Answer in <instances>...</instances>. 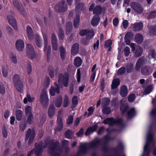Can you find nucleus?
I'll use <instances>...</instances> for the list:
<instances>
[{"label": "nucleus", "mask_w": 156, "mask_h": 156, "mask_svg": "<svg viewBox=\"0 0 156 156\" xmlns=\"http://www.w3.org/2000/svg\"><path fill=\"white\" fill-rule=\"evenodd\" d=\"M106 137V136H105L102 138H97L94 139L89 143L87 147L85 144H81L80 146V149L75 156H84L88 148L95 149L100 146H102L101 148V151L104 153H107V148L105 145V144L107 142V138Z\"/></svg>", "instance_id": "f257e3e1"}, {"label": "nucleus", "mask_w": 156, "mask_h": 156, "mask_svg": "<svg viewBox=\"0 0 156 156\" xmlns=\"http://www.w3.org/2000/svg\"><path fill=\"white\" fill-rule=\"evenodd\" d=\"M152 124H151L149 127V130L147 134L146 143L144 148L143 154L145 156H148L150 152V146L152 144L154 145L153 136L152 133Z\"/></svg>", "instance_id": "f03ea898"}, {"label": "nucleus", "mask_w": 156, "mask_h": 156, "mask_svg": "<svg viewBox=\"0 0 156 156\" xmlns=\"http://www.w3.org/2000/svg\"><path fill=\"white\" fill-rule=\"evenodd\" d=\"M62 149L58 141L51 140L50 142L48 151L51 156H61Z\"/></svg>", "instance_id": "7ed1b4c3"}, {"label": "nucleus", "mask_w": 156, "mask_h": 156, "mask_svg": "<svg viewBox=\"0 0 156 156\" xmlns=\"http://www.w3.org/2000/svg\"><path fill=\"white\" fill-rule=\"evenodd\" d=\"M40 101L44 108H47L49 103V99L46 89H42L40 96Z\"/></svg>", "instance_id": "20e7f679"}, {"label": "nucleus", "mask_w": 156, "mask_h": 156, "mask_svg": "<svg viewBox=\"0 0 156 156\" xmlns=\"http://www.w3.org/2000/svg\"><path fill=\"white\" fill-rule=\"evenodd\" d=\"M103 123L105 124H108L110 126H112L115 124L122 127L124 126L123 120L121 119H116L112 118H108L103 121Z\"/></svg>", "instance_id": "39448f33"}, {"label": "nucleus", "mask_w": 156, "mask_h": 156, "mask_svg": "<svg viewBox=\"0 0 156 156\" xmlns=\"http://www.w3.org/2000/svg\"><path fill=\"white\" fill-rule=\"evenodd\" d=\"M13 81L17 90L22 92L23 91V85L20 79V76L18 75H15L13 77Z\"/></svg>", "instance_id": "423d86ee"}, {"label": "nucleus", "mask_w": 156, "mask_h": 156, "mask_svg": "<svg viewBox=\"0 0 156 156\" xmlns=\"http://www.w3.org/2000/svg\"><path fill=\"white\" fill-rule=\"evenodd\" d=\"M35 136V130L33 129H31L29 128L26 132L25 139V141L27 140L30 137L28 141V144L29 145H30L33 142Z\"/></svg>", "instance_id": "0eeeda50"}, {"label": "nucleus", "mask_w": 156, "mask_h": 156, "mask_svg": "<svg viewBox=\"0 0 156 156\" xmlns=\"http://www.w3.org/2000/svg\"><path fill=\"white\" fill-rule=\"evenodd\" d=\"M67 8V5L64 1H61L55 7V10L57 12H61L66 11Z\"/></svg>", "instance_id": "6e6552de"}, {"label": "nucleus", "mask_w": 156, "mask_h": 156, "mask_svg": "<svg viewBox=\"0 0 156 156\" xmlns=\"http://www.w3.org/2000/svg\"><path fill=\"white\" fill-rule=\"evenodd\" d=\"M26 53L27 56L30 59H33L35 57V52L32 45L27 44Z\"/></svg>", "instance_id": "1a4fd4ad"}, {"label": "nucleus", "mask_w": 156, "mask_h": 156, "mask_svg": "<svg viewBox=\"0 0 156 156\" xmlns=\"http://www.w3.org/2000/svg\"><path fill=\"white\" fill-rule=\"evenodd\" d=\"M130 5L131 8L136 12L141 14L143 12V8L139 3L136 2H132L131 3Z\"/></svg>", "instance_id": "9d476101"}, {"label": "nucleus", "mask_w": 156, "mask_h": 156, "mask_svg": "<svg viewBox=\"0 0 156 156\" xmlns=\"http://www.w3.org/2000/svg\"><path fill=\"white\" fill-rule=\"evenodd\" d=\"M58 82L60 83H62L65 87L68 86L69 77L67 75H64L62 74H59L58 77Z\"/></svg>", "instance_id": "9b49d317"}, {"label": "nucleus", "mask_w": 156, "mask_h": 156, "mask_svg": "<svg viewBox=\"0 0 156 156\" xmlns=\"http://www.w3.org/2000/svg\"><path fill=\"white\" fill-rule=\"evenodd\" d=\"M43 37L44 40V51H46L47 48H48L47 52V57L48 58H49L50 55L51 47L50 45L48 46V37L47 35L45 34H43Z\"/></svg>", "instance_id": "f8f14e48"}, {"label": "nucleus", "mask_w": 156, "mask_h": 156, "mask_svg": "<svg viewBox=\"0 0 156 156\" xmlns=\"http://www.w3.org/2000/svg\"><path fill=\"white\" fill-rule=\"evenodd\" d=\"M14 7L16 8L20 11L21 14L23 16H25V11L23 6L17 0H15L13 2Z\"/></svg>", "instance_id": "ddd939ff"}, {"label": "nucleus", "mask_w": 156, "mask_h": 156, "mask_svg": "<svg viewBox=\"0 0 156 156\" xmlns=\"http://www.w3.org/2000/svg\"><path fill=\"white\" fill-rule=\"evenodd\" d=\"M145 61V58L143 56L138 58L135 65V69L136 71H139L141 67L144 65Z\"/></svg>", "instance_id": "4468645a"}, {"label": "nucleus", "mask_w": 156, "mask_h": 156, "mask_svg": "<svg viewBox=\"0 0 156 156\" xmlns=\"http://www.w3.org/2000/svg\"><path fill=\"white\" fill-rule=\"evenodd\" d=\"M34 145L35 147H37L38 145V146L35 151V154L36 155V156H41L43 151L42 147L46 148L47 147V144L42 147V143L39 144L36 143Z\"/></svg>", "instance_id": "2eb2a0df"}, {"label": "nucleus", "mask_w": 156, "mask_h": 156, "mask_svg": "<svg viewBox=\"0 0 156 156\" xmlns=\"http://www.w3.org/2000/svg\"><path fill=\"white\" fill-rule=\"evenodd\" d=\"M57 122L58 126L55 127V130L56 132H60L63 126L62 119L60 115L58 114V115Z\"/></svg>", "instance_id": "dca6fc26"}, {"label": "nucleus", "mask_w": 156, "mask_h": 156, "mask_svg": "<svg viewBox=\"0 0 156 156\" xmlns=\"http://www.w3.org/2000/svg\"><path fill=\"white\" fill-rule=\"evenodd\" d=\"M152 72V70L150 66H145L142 68L141 73L144 76H147L150 75Z\"/></svg>", "instance_id": "f3484780"}, {"label": "nucleus", "mask_w": 156, "mask_h": 156, "mask_svg": "<svg viewBox=\"0 0 156 156\" xmlns=\"http://www.w3.org/2000/svg\"><path fill=\"white\" fill-rule=\"evenodd\" d=\"M51 41L53 49L55 51H57L58 50L57 38L55 34L54 33H53L52 34Z\"/></svg>", "instance_id": "a211bd4d"}, {"label": "nucleus", "mask_w": 156, "mask_h": 156, "mask_svg": "<svg viewBox=\"0 0 156 156\" xmlns=\"http://www.w3.org/2000/svg\"><path fill=\"white\" fill-rule=\"evenodd\" d=\"M7 18L10 24L15 30H17V27L16 24V21L15 19L11 15L8 16Z\"/></svg>", "instance_id": "6ab92c4d"}, {"label": "nucleus", "mask_w": 156, "mask_h": 156, "mask_svg": "<svg viewBox=\"0 0 156 156\" xmlns=\"http://www.w3.org/2000/svg\"><path fill=\"white\" fill-rule=\"evenodd\" d=\"M16 49L19 51H22L24 47V44L22 40H19L16 41Z\"/></svg>", "instance_id": "aec40b11"}, {"label": "nucleus", "mask_w": 156, "mask_h": 156, "mask_svg": "<svg viewBox=\"0 0 156 156\" xmlns=\"http://www.w3.org/2000/svg\"><path fill=\"white\" fill-rule=\"evenodd\" d=\"M50 92L52 96H54L55 92L57 94H59L60 93V89L58 85L57 84L55 85V88L53 87H51L50 89Z\"/></svg>", "instance_id": "412c9836"}, {"label": "nucleus", "mask_w": 156, "mask_h": 156, "mask_svg": "<svg viewBox=\"0 0 156 156\" xmlns=\"http://www.w3.org/2000/svg\"><path fill=\"white\" fill-rule=\"evenodd\" d=\"M79 45L78 43H74L73 45L71 48V54L73 55H75L78 52Z\"/></svg>", "instance_id": "4be33fe9"}, {"label": "nucleus", "mask_w": 156, "mask_h": 156, "mask_svg": "<svg viewBox=\"0 0 156 156\" xmlns=\"http://www.w3.org/2000/svg\"><path fill=\"white\" fill-rule=\"evenodd\" d=\"M100 21V17L99 16H94L91 21V24L93 26H96L98 24Z\"/></svg>", "instance_id": "5701e85b"}, {"label": "nucleus", "mask_w": 156, "mask_h": 156, "mask_svg": "<svg viewBox=\"0 0 156 156\" xmlns=\"http://www.w3.org/2000/svg\"><path fill=\"white\" fill-rule=\"evenodd\" d=\"M133 29L135 31L141 30L143 28V25L141 23H136L133 24Z\"/></svg>", "instance_id": "b1692460"}, {"label": "nucleus", "mask_w": 156, "mask_h": 156, "mask_svg": "<svg viewBox=\"0 0 156 156\" xmlns=\"http://www.w3.org/2000/svg\"><path fill=\"white\" fill-rule=\"evenodd\" d=\"M128 90L127 87L125 85H122L121 88L120 94L122 97H125L127 94Z\"/></svg>", "instance_id": "393cba45"}, {"label": "nucleus", "mask_w": 156, "mask_h": 156, "mask_svg": "<svg viewBox=\"0 0 156 156\" xmlns=\"http://www.w3.org/2000/svg\"><path fill=\"white\" fill-rule=\"evenodd\" d=\"M125 68L127 73H131L134 70V65L132 63H128L126 65Z\"/></svg>", "instance_id": "a878e982"}, {"label": "nucleus", "mask_w": 156, "mask_h": 156, "mask_svg": "<svg viewBox=\"0 0 156 156\" xmlns=\"http://www.w3.org/2000/svg\"><path fill=\"white\" fill-rule=\"evenodd\" d=\"M120 81L119 79L115 78L113 80L111 85V89H113L117 88L119 85Z\"/></svg>", "instance_id": "bb28decb"}, {"label": "nucleus", "mask_w": 156, "mask_h": 156, "mask_svg": "<svg viewBox=\"0 0 156 156\" xmlns=\"http://www.w3.org/2000/svg\"><path fill=\"white\" fill-rule=\"evenodd\" d=\"M136 115L135 108H133L129 110L127 114V118L128 119H131L134 117Z\"/></svg>", "instance_id": "cd10ccee"}, {"label": "nucleus", "mask_w": 156, "mask_h": 156, "mask_svg": "<svg viewBox=\"0 0 156 156\" xmlns=\"http://www.w3.org/2000/svg\"><path fill=\"white\" fill-rule=\"evenodd\" d=\"M102 8L100 5H96L94 8L93 10V13L95 14L96 15H100L102 12Z\"/></svg>", "instance_id": "c85d7f7f"}, {"label": "nucleus", "mask_w": 156, "mask_h": 156, "mask_svg": "<svg viewBox=\"0 0 156 156\" xmlns=\"http://www.w3.org/2000/svg\"><path fill=\"white\" fill-rule=\"evenodd\" d=\"M27 32L28 36L30 40H32L33 38V32L31 27L28 26L27 27Z\"/></svg>", "instance_id": "c756f323"}, {"label": "nucleus", "mask_w": 156, "mask_h": 156, "mask_svg": "<svg viewBox=\"0 0 156 156\" xmlns=\"http://www.w3.org/2000/svg\"><path fill=\"white\" fill-rule=\"evenodd\" d=\"M60 54L61 58L62 61H64L65 59L66 51L63 46H60L59 48Z\"/></svg>", "instance_id": "7c9ffc66"}, {"label": "nucleus", "mask_w": 156, "mask_h": 156, "mask_svg": "<svg viewBox=\"0 0 156 156\" xmlns=\"http://www.w3.org/2000/svg\"><path fill=\"white\" fill-rule=\"evenodd\" d=\"M55 108L53 105H50L48 110V115L49 117L52 118L54 115Z\"/></svg>", "instance_id": "2f4dec72"}, {"label": "nucleus", "mask_w": 156, "mask_h": 156, "mask_svg": "<svg viewBox=\"0 0 156 156\" xmlns=\"http://www.w3.org/2000/svg\"><path fill=\"white\" fill-rule=\"evenodd\" d=\"M23 116V112L21 110H17L16 111V119L18 121L22 119Z\"/></svg>", "instance_id": "473e14b6"}, {"label": "nucleus", "mask_w": 156, "mask_h": 156, "mask_svg": "<svg viewBox=\"0 0 156 156\" xmlns=\"http://www.w3.org/2000/svg\"><path fill=\"white\" fill-rule=\"evenodd\" d=\"M136 41L138 44H141L143 41V37L140 34H136L135 36Z\"/></svg>", "instance_id": "72a5a7b5"}, {"label": "nucleus", "mask_w": 156, "mask_h": 156, "mask_svg": "<svg viewBox=\"0 0 156 156\" xmlns=\"http://www.w3.org/2000/svg\"><path fill=\"white\" fill-rule=\"evenodd\" d=\"M80 15L79 14L76 13L73 22V25L75 27L77 28L78 27L80 23Z\"/></svg>", "instance_id": "f704fd0d"}, {"label": "nucleus", "mask_w": 156, "mask_h": 156, "mask_svg": "<svg viewBox=\"0 0 156 156\" xmlns=\"http://www.w3.org/2000/svg\"><path fill=\"white\" fill-rule=\"evenodd\" d=\"M82 60L79 57H76L74 60V65L77 67L80 66L82 64Z\"/></svg>", "instance_id": "c9c22d12"}, {"label": "nucleus", "mask_w": 156, "mask_h": 156, "mask_svg": "<svg viewBox=\"0 0 156 156\" xmlns=\"http://www.w3.org/2000/svg\"><path fill=\"white\" fill-rule=\"evenodd\" d=\"M129 108V105L126 103L123 104L121 105L120 110L122 114H123L125 112H126Z\"/></svg>", "instance_id": "e433bc0d"}, {"label": "nucleus", "mask_w": 156, "mask_h": 156, "mask_svg": "<svg viewBox=\"0 0 156 156\" xmlns=\"http://www.w3.org/2000/svg\"><path fill=\"white\" fill-rule=\"evenodd\" d=\"M73 28V25L72 23L70 22H68L66 26V33L68 34L71 32Z\"/></svg>", "instance_id": "4c0bfd02"}, {"label": "nucleus", "mask_w": 156, "mask_h": 156, "mask_svg": "<svg viewBox=\"0 0 156 156\" xmlns=\"http://www.w3.org/2000/svg\"><path fill=\"white\" fill-rule=\"evenodd\" d=\"M35 43L36 45L40 48L42 46V40L38 35H36L35 37Z\"/></svg>", "instance_id": "58836bf2"}, {"label": "nucleus", "mask_w": 156, "mask_h": 156, "mask_svg": "<svg viewBox=\"0 0 156 156\" xmlns=\"http://www.w3.org/2000/svg\"><path fill=\"white\" fill-rule=\"evenodd\" d=\"M143 52V49L140 46L138 47L135 53V56L136 58L140 56Z\"/></svg>", "instance_id": "ea45409f"}, {"label": "nucleus", "mask_w": 156, "mask_h": 156, "mask_svg": "<svg viewBox=\"0 0 156 156\" xmlns=\"http://www.w3.org/2000/svg\"><path fill=\"white\" fill-rule=\"evenodd\" d=\"M84 5V4L83 3H79L77 5L75 9L76 13L79 14V12L83 10Z\"/></svg>", "instance_id": "a19ab883"}, {"label": "nucleus", "mask_w": 156, "mask_h": 156, "mask_svg": "<svg viewBox=\"0 0 156 156\" xmlns=\"http://www.w3.org/2000/svg\"><path fill=\"white\" fill-rule=\"evenodd\" d=\"M74 133L71 130L68 129L65 132V136L67 138L70 139L72 137Z\"/></svg>", "instance_id": "79ce46f5"}, {"label": "nucleus", "mask_w": 156, "mask_h": 156, "mask_svg": "<svg viewBox=\"0 0 156 156\" xmlns=\"http://www.w3.org/2000/svg\"><path fill=\"white\" fill-rule=\"evenodd\" d=\"M62 98L61 96L58 97L55 101V105L57 107H59L62 105Z\"/></svg>", "instance_id": "37998d69"}, {"label": "nucleus", "mask_w": 156, "mask_h": 156, "mask_svg": "<svg viewBox=\"0 0 156 156\" xmlns=\"http://www.w3.org/2000/svg\"><path fill=\"white\" fill-rule=\"evenodd\" d=\"M94 35V32L93 30H88V32L87 33L86 38L90 40L91 39Z\"/></svg>", "instance_id": "c03bdc74"}, {"label": "nucleus", "mask_w": 156, "mask_h": 156, "mask_svg": "<svg viewBox=\"0 0 156 156\" xmlns=\"http://www.w3.org/2000/svg\"><path fill=\"white\" fill-rule=\"evenodd\" d=\"M125 71V67L124 66H122L118 69L117 74L118 75H121L124 74Z\"/></svg>", "instance_id": "a18cd8bd"}, {"label": "nucleus", "mask_w": 156, "mask_h": 156, "mask_svg": "<svg viewBox=\"0 0 156 156\" xmlns=\"http://www.w3.org/2000/svg\"><path fill=\"white\" fill-rule=\"evenodd\" d=\"M50 84V78L48 76H46L45 78V80L44 83V89H46V88L48 87Z\"/></svg>", "instance_id": "49530a36"}, {"label": "nucleus", "mask_w": 156, "mask_h": 156, "mask_svg": "<svg viewBox=\"0 0 156 156\" xmlns=\"http://www.w3.org/2000/svg\"><path fill=\"white\" fill-rule=\"evenodd\" d=\"M26 116H27V123L29 124H31L32 123L34 119L33 114H29V115H26Z\"/></svg>", "instance_id": "de8ad7c7"}, {"label": "nucleus", "mask_w": 156, "mask_h": 156, "mask_svg": "<svg viewBox=\"0 0 156 156\" xmlns=\"http://www.w3.org/2000/svg\"><path fill=\"white\" fill-rule=\"evenodd\" d=\"M106 136L107 139V142L105 144V145L107 146V152L109 151V148L108 147V142L110 140H113L115 139V138L114 137H110V136H109V135H106L104 137Z\"/></svg>", "instance_id": "09e8293b"}, {"label": "nucleus", "mask_w": 156, "mask_h": 156, "mask_svg": "<svg viewBox=\"0 0 156 156\" xmlns=\"http://www.w3.org/2000/svg\"><path fill=\"white\" fill-rule=\"evenodd\" d=\"M149 32L152 35H156V26L151 27L149 28Z\"/></svg>", "instance_id": "8fccbe9b"}, {"label": "nucleus", "mask_w": 156, "mask_h": 156, "mask_svg": "<svg viewBox=\"0 0 156 156\" xmlns=\"http://www.w3.org/2000/svg\"><path fill=\"white\" fill-rule=\"evenodd\" d=\"M25 114L26 115L33 114L32 112V108L30 106H28L25 108Z\"/></svg>", "instance_id": "3c124183"}, {"label": "nucleus", "mask_w": 156, "mask_h": 156, "mask_svg": "<svg viewBox=\"0 0 156 156\" xmlns=\"http://www.w3.org/2000/svg\"><path fill=\"white\" fill-rule=\"evenodd\" d=\"M78 103V101L77 99V97L76 96H74L72 98V106H73L74 108L77 104Z\"/></svg>", "instance_id": "603ef678"}, {"label": "nucleus", "mask_w": 156, "mask_h": 156, "mask_svg": "<svg viewBox=\"0 0 156 156\" xmlns=\"http://www.w3.org/2000/svg\"><path fill=\"white\" fill-rule=\"evenodd\" d=\"M2 133L3 136L4 138H6L7 136L8 132L5 126H3L2 129Z\"/></svg>", "instance_id": "864d4df0"}, {"label": "nucleus", "mask_w": 156, "mask_h": 156, "mask_svg": "<svg viewBox=\"0 0 156 156\" xmlns=\"http://www.w3.org/2000/svg\"><path fill=\"white\" fill-rule=\"evenodd\" d=\"M59 36L60 38L62 40L64 38V31L62 28H59Z\"/></svg>", "instance_id": "5fc2aeb1"}, {"label": "nucleus", "mask_w": 156, "mask_h": 156, "mask_svg": "<svg viewBox=\"0 0 156 156\" xmlns=\"http://www.w3.org/2000/svg\"><path fill=\"white\" fill-rule=\"evenodd\" d=\"M73 117L72 115H70L68 116L67 120L66 123L67 125L71 124L73 122Z\"/></svg>", "instance_id": "6e6d98bb"}, {"label": "nucleus", "mask_w": 156, "mask_h": 156, "mask_svg": "<svg viewBox=\"0 0 156 156\" xmlns=\"http://www.w3.org/2000/svg\"><path fill=\"white\" fill-rule=\"evenodd\" d=\"M69 103V99L68 96L66 95L65 96L64 99L63 105L64 107H66L67 106Z\"/></svg>", "instance_id": "4d7b16f0"}, {"label": "nucleus", "mask_w": 156, "mask_h": 156, "mask_svg": "<svg viewBox=\"0 0 156 156\" xmlns=\"http://www.w3.org/2000/svg\"><path fill=\"white\" fill-rule=\"evenodd\" d=\"M102 104L105 106H107L110 103V100L108 98H104L102 99Z\"/></svg>", "instance_id": "13d9d810"}, {"label": "nucleus", "mask_w": 156, "mask_h": 156, "mask_svg": "<svg viewBox=\"0 0 156 156\" xmlns=\"http://www.w3.org/2000/svg\"><path fill=\"white\" fill-rule=\"evenodd\" d=\"M133 34L132 32H129L126 34L125 37L131 39L133 38Z\"/></svg>", "instance_id": "bf43d9fd"}, {"label": "nucleus", "mask_w": 156, "mask_h": 156, "mask_svg": "<svg viewBox=\"0 0 156 156\" xmlns=\"http://www.w3.org/2000/svg\"><path fill=\"white\" fill-rule=\"evenodd\" d=\"M124 52L126 56H128L130 53L129 48L128 47H126L124 50Z\"/></svg>", "instance_id": "052dcab7"}, {"label": "nucleus", "mask_w": 156, "mask_h": 156, "mask_svg": "<svg viewBox=\"0 0 156 156\" xmlns=\"http://www.w3.org/2000/svg\"><path fill=\"white\" fill-rule=\"evenodd\" d=\"M98 126L97 124H95L94 126H93L92 127H90L88 128V129H89L91 133H93L94 131H95L96 130Z\"/></svg>", "instance_id": "680f3d73"}, {"label": "nucleus", "mask_w": 156, "mask_h": 156, "mask_svg": "<svg viewBox=\"0 0 156 156\" xmlns=\"http://www.w3.org/2000/svg\"><path fill=\"white\" fill-rule=\"evenodd\" d=\"M135 99V95L134 94H130L128 97V100L129 102H133Z\"/></svg>", "instance_id": "e2e57ef3"}, {"label": "nucleus", "mask_w": 156, "mask_h": 156, "mask_svg": "<svg viewBox=\"0 0 156 156\" xmlns=\"http://www.w3.org/2000/svg\"><path fill=\"white\" fill-rule=\"evenodd\" d=\"M88 32V30L87 29L82 30L80 31L79 34L81 36H83L86 35Z\"/></svg>", "instance_id": "0e129e2a"}, {"label": "nucleus", "mask_w": 156, "mask_h": 156, "mask_svg": "<svg viewBox=\"0 0 156 156\" xmlns=\"http://www.w3.org/2000/svg\"><path fill=\"white\" fill-rule=\"evenodd\" d=\"M103 112L104 114H108L110 112L111 109L109 107H106L104 108Z\"/></svg>", "instance_id": "69168bd1"}, {"label": "nucleus", "mask_w": 156, "mask_h": 156, "mask_svg": "<svg viewBox=\"0 0 156 156\" xmlns=\"http://www.w3.org/2000/svg\"><path fill=\"white\" fill-rule=\"evenodd\" d=\"M6 29L8 33L10 35H12L13 34V30L12 28L10 26H7L6 27Z\"/></svg>", "instance_id": "338daca9"}, {"label": "nucleus", "mask_w": 156, "mask_h": 156, "mask_svg": "<svg viewBox=\"0 0 156 156\" xmlns=\"http://www.w3.org/2000/svg\"><path fill=\"white\" fill-rule=\"evenodd\" d=\"M150 115L153 118H156V108L154 109L151 111Z\"/></svg>", "instance_id": "774afa93"}]
</instances>
